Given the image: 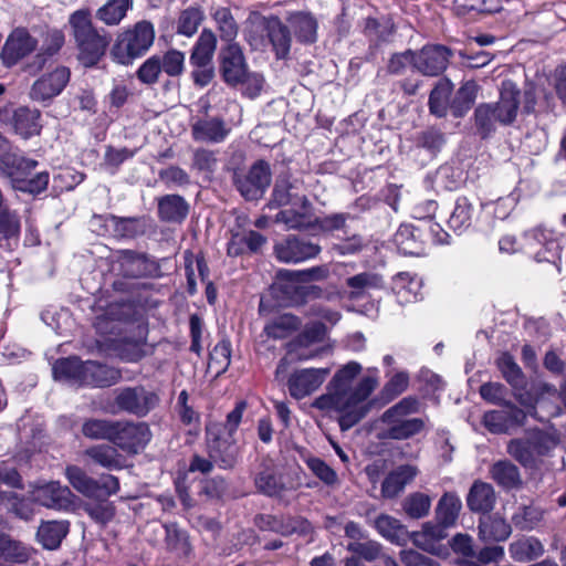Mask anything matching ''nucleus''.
<instances>
[{"instance_id":"f257e3e1","label":"nucleus","mask_w":566,"mask_h":566,"mask_svg":"<svg viewBox=\"0 0 566 566\" xmlns=\"http://www.w3.org/2000/svg\"><path fill=\"white\" fill-rule=\"evenodd\" d=\"M270 206L289 207L277 212L274 219L289 230H305L318 222L314 207L304 193L302 184L296 179L279 176L272 190Z\"/></svg>"},{"instance_id":"f03ea898","label":"nucleus","mask_w":566,"mask_h":566,"mask_svg":"<svg viewBox=\"0 0 566 566\" xmlns=\"http://www.w3.org/2000/svg\"><path fill=\"white\" fill-rule=\"evenodd\" d=\"M69 24L81 64L85 67L96 65L107 51L112 41L111 33L94 25L88 9H80L71 13Z\"/></svg>"},{"instance_id":"7ed1b4c3","label":"nucleus","mask_w":566,"mask_h":566,"mask_svg":"<svg viewBox=\"0 0 566 566\" xmlns=\"http://www.w3.org/2000/svg\"><path fill=\"white\" fill-rule=\"evenodd\" d=\"M155 29L151 22L143 20L117 35L111 49L113 61L122 65H130L143 56L153 45Z\"/></svg>"},{"instance_id":"20e7f679","label":"nucleus","mask_w":566,"mask_h":566,"mask_svg":"<svg viewBox=\"0 0 566 566\" xmlns=\"http://www.w3.org/2000/svg\"><path fill=\"white\" fill-rule=\"evenodd\" d=\"M555 446L556 442L547 432L536 429L525 437L511 439L506 452L524 469L536 470L542 458L548 455Z\"/></svg>"},{"instance_id":"39448f33","label":"nucleus","mask_w":566,"mask_h":566,"mask_svg":"<svg viewBox=\"0 0 566 566\" xmlns=\"http://www.w3.org/2000/svg\"><path fill=\"white\" fill-rule=\"evenodd\" d=\"M286 354L282 357L275 369V379L285 378L291 364L305 361L318 355V324L312 323L302 333L285 344Z\"/></svg>"},{"instance_id":"423d86ee","label":"nucleus","mask_w":566,"mask_h":566,"mask_svg":"<svg viewBox=\"0 0 566 566\" xmlns=\"http://www.w3.org/2000/svg\"><path fill=\"white\" fill-rule=\"evenodd\" d=\"M159 402L158 394L142 385L125 386L114 391L115 412H124L137 418L148 416Z\"/></svg>"},{"instance_id":"0eeeda50","label":"nucleus","mask_w":566,"mask_h":566,"mask_svg":"<svg viewBox=\"0 0 566 566\" xmlns=\"http://www.w3.org/2000/svg\"><path fill=\"white\" fill-rule=\"evenodd\" d=\"M65 474L70 484L87 497L105 501L119 490V481L112 474H102L98 479H93L76 465H69Z\"/></svg>"},{"instance_id":"6e6552de","label":"nucleus","mask_w":566,"mask_h":566,"mask_svg":"<svg viewBox=\"0 0 566 566\" xmlns=\"http://www.w3.org/2000/svg\"><path fill=\"white\" fill-rule=\"evenodd\" d=\"M232 182L245 200H259L271 184L270 165L265 160H256L248 170L235 168Z\"/></svg>"},{"instance_id":"1a4fd4ad","label":"nucleus","mask_w":566,"mask_h":566,"mask_svg":"<svg viewBox=\"0 0 566 566\" xmlns=\"http://www.w3.org/2000/svg\"><path fill=\"white\" fill-rule=\"evenodd\" d=\"M151 439V431L146 422L116 420L112 443L128 454H137Z\"/></svg>"},{"instance_id":"9d476101","label":"nucleus","mask_w":566,"mask_h":566,"mask_svg":"<svg viewBox=\"0 0 566 566\" xmlns=\"http://www.w3.org/2000/svg\"><path fill=\"white\" fill-rule=\"evenodd\" d=\"M39 45V41L24 27L14 28L6 39L0 59L7 67L17 65L20 61L32 54Z\"/></svg>"},{"instance_id":"9b49d317","label":"nucleus","mask_w":566,"mask_h":566,"mask_svg":"<svg viewBox=\"0 0 566 566\" xmlns=\"http://www.w3.org/2000/svg\"><path fill=\"white\" fill-rule=\"evenodd\" d=\"M256 491L265 496L282 497L284 492L294 488V484L286 481L276 471L272 459L263 457L256 470L252 473Z\"/></svg>"},{"instance_id":"f8f14e48","label":"nucleus","mask_w":566,"mask_h":566,"mask_svg":"<svg viewBox=\"0 0 566 566\" xmlns=\"http://www.w3.org/2000/svg\"><path fill=\"white\" fill-rule=\"evenodd\" d=\"M500 406L502 409L490 410L483 415V424L491 433H510L525 424L527 415L522 408L512 401Z\"/></svg>"},{"instance_id":"ddd939ff","label":"nucleus","mask_w":566,"mask_h":566,"mask_svg":"<svg viewBox=\"0 0 566 566\" xmlns=\"http://www.w3.org/2000/svg\"><path fill=\"white\" fill-rule=\"evenodd\" d=\"M218 59L219 72L228 85L237 86L247 80L248 64L239 43L222 46Z\"/></svg>"},{"instance_id":"4468645a","label":"nucleus","mask_w":566,"mask_h":566,"mask_svg":"<svg viewBox=\"0 0 566 566\" xmlns=\"http://www.w3.org/2000/svg\"><path fill=\"white\" fill-rule=\"evenodd\" d=\"M489 104L495 114L497 124L510 126L517 117L521 104V90L515 82L504 80L501 83L499 101Z\"/></svg>"},{"instance_id":"2eb2a0df","label":"nucleus","mask_w":566,"mask_h":566,"mask_svg":"<svg viewBox=\"0 0 566 566\" xmlns=\"http://www.w3.org/2000/svg\"><path fill=\"white\" fill-rule=\"evenodd\" d=\"M118 271L125 277L139 279L153 276L158 265L147 254L134 250H118L114 254Z\"/></svg>"},{"instance_id":"dca6fc26","label":"nucleus","mask_w":566,"mask_h":566,"mask_svg":"<svg viewBox=\"0 0 566 566\" xmlns=\"http://www.w3.org/2000/svg\"><path fill=\"white\" fill-rule=\"evenodd\" d=\"M207 447L209 457L220 469L231 470L235 467L240 448L231 436L221 437L212 428H207Z\"/></svg>"},{"instance_id":"f3484780","label":"nucleus","mask_w":566,"mask_h":566,"mask_svg":"<svg viewBox=\"0 0 566 566\" xmlns=\"http://www.w3.org/2000/svg\"><path fill=\"white\" fill-rule=\"evenodd\" d=\"M397 25L391 14L381 17H366L363 20L361 33L368 41V50L378 51L384 44L392 41Z\"/></svg>"},{"instance_id":"a211bd4d","label":"nucleus","mask_w":566,"mask_h":566,"mask_svg":"<svg viewBox=\"0 0 566 566\" xmlns=\"http://www.w3.org/2000/svg\"><path fill=\"white\" fill-rule=\"evenodd\" d=\"M394 242L405 255L420 256L426 253L428 242L421 219L417 223H402L394 234Z\"/></svg>"},{"instance_id":"6ab92c4d","label":"nucleus","mask_w":566,"mask_h":566,"mask_svg":"<svg viewBox=\"0 0 566 566\" xmlns=\"http://www.w3.org/2000/svg\"><path fill=\"white\" fill-rule=\"evenodd\" d=\"M452 51L442 44L424 45L416 54L415 67L427 76H438L443 73L449 64Z\"/></svg>"},{"instance_id":"aec40b11","label":"nucleus","mask_w":566,"mask_h":566,"mask_svg":"<svg viewBox=\"0 0 566 566\" xmlns=\"http://www.w3.org/2000/svg\"><path fill=\"white\" fill-rule=\"evenodd\" d=\"M526 248L537 262H555L559 258V243L543 228H534L524 233Z\"/></svg>"},{"instance_id":"412c9836","label":"nucleus","mask_w":566,"mask_h":566,"mask_svg":"<svg viewBox=\"0 0 566 566\" xmlns=\"http://www.w3.org/2000/svg\"><path fill=\"white\" fill-rule=\"evenodd\" d=\"M494 365L502 378L511 386L514 397L524 403L523 391L526 390L527 378L514 356L507 350L501 352Z\"/></svg>"},{"instance_id":"4be33fe9","label":"nucleus","mask_w":566,"mask_h":566,"mask_svg":"<svg viewBox=\"0 0 566 566\" xmlns=\"http://www.w3.org/2000/svg\"><path fill=\"white\" fill-rule=\"evenodd\" d=\"M70 70L59 66L51 73L36 80L31 88L30 95L33 99L44 102L57 96L70 81Z\"/></svg>"},{"instance_id":"5701e85b","label":"nucleus","mask_w":566,"mask_h":566,"mask_svg":"<svg viewBox=\"0 0 566 566\" xmlns=\"http://www.w3.org/2000/svg\"><path fill=\"white\" fill-rule=\"evenodd\" d=\"M496 500L497 496L493 485L480 479L473 481L465 495L468 510L480 516L490 514L495 507Z\"/></svg>"},{"instance_id":"b1692460","label":"nucleus","mask_w":566,"mask_h":566,"mask_svg":"<svg viewBox=\"0 0 566 566\" xmlns=\"http://www.w3.org/2000/svg\"><path fill=\"white\" fill-rule=\"evenodd\" d=\"M361 365L349 361L339 368L327 385V395H321V403L328 397L332 402H340L350 391L353 380L360 374Z\"/></svg>"},{"instance_id":"393cba45","label":"nucleus","mask_w":566,"mask_h":566,"mask_svg":"<svg viewBox=\"0 0 566 566\" xmlns=\"http://www.w3.org/2000/svg\"><path fill=\"white\" fill-rule=\"evenodd\" d=\"M272 17H264L258 11H251L244 22L243 35L250 48L263 51L268 46V36L271 31Z\"/></svg>"},{"instance_id":"a878e982","label":"nucleus","mask_w":566,"mask_h":566,"mask_svg":"<svg viewBox=\"0 0 566 566\" xmlns=\"http://www.w3.org/2000/svg\"><path fill=\"white\" fill-rule=\"evenodd\" d=\"M231 128L221 117H205L191 126V135L196 142L219 144L226 140Z\"/></svg>"},{"instance_id":"bb28decb","label":"nucleus","mask_w":566,"mask_h":566,"mask_svg":"<svg viewBox=\"0 0 566 566\" xmlns=\"http://www.w3.org/2000/svg\"><path fill=\"white\" fill-rule=\"evenodd\" d=\"M120 378L122 373L115 367L94 360L84 363L82 385L104 388L115 385Z\"/></svg>"},{"instance_id":"cd10ccee","label":"nucleus","mask_w":566,"mask_h":566,"mask_svg":"<svg viewBox=\"0 0 566 566\" xmlns=\"http://www.w3.org/2000/svg\"><path fill=\"white\" fill-rule=\"evenodd\" d=\"M266 243V238L254 231L238 229L231 230V238L228 242L227 252L230 256H239L244 254L247 251L258 252Z\"/></svg>"},{"instance_id":"c85d7f7f","label":"nucleus","mask_w":566,"mask_h":566,"mask_svg":"<svg viewBox=\"0 0 566 566\" xmlns=\"http://www.w3.org/2000/svg\"><path fill=\"white\" fill-rule=\"evenodd\" d=\"M73 493L60 482H50L35 491L36 501L49 509L66 510L73 504Z\"/></svg>"},{"instance_id":"c756f323","label":"nucleus","mask_w":566,"mask_h":566,"mask_svg":"<svg viewBox=\"0 0 566 566\" xmlns=\"http://www.w3.org/2000/svg\"><path fill=\"white\" fill-rule=\"evenodd\" d=\"M318 253V247L298 241L295 238H289L282 243L275 244L274 254L281 261L285 263H297L304 260L316 256Z\"/></svg>"},{"instance_id":"7c9ffc66","label":"nucleus","mask_w":566,"mask_h":566,"mask_svg":"<svg viewBox=\"0 0 566 566\" xmlns=\"http://www.w3.org/2000/svg\"><path fill=\"white\" fill-rule=\"evenodd\" d=\"M256 526L262 531H271L287 536L293 533H305L308 523L301 518L261 514L255 517Z\"/></svg>"},{"instance_id":"2f4dec72","label":"nucleus","mask_w":566,"mask_h":566,"mask_svg":"<svg viewBox=\"0 0 566 566\" xmlns=\"http://www.w3.org/2000/svg\"><path fill=\"white\" fill-rule=\"evenodd\" d=\"M338 411V424L342 431H347L360 422L368 412L376 408V402L373 398L366 403L353 402L348 399H343L340 402H333Z\"/></svg>"},{"instance_id":"473e14b6","label":"nucleus","mask_w":566,"mask_h":566,"mask_svg":"<svg viewBox=\"0 0 566 566\" xmlns=\"http://www.w3.org/2000/svg\"><path fill=\"white\" fill-rule=\"evenodd\" d=\"M489 473L491 479L505 491L517 490L523 485L520 469L507 459L495 461L490 467Z\"/></svg>"},{"instance_id":"72a5a7b5","label":"nucleus","mask_w":566,"mask_h":566,"mask_svg":"<svg viewBox=\"0 0 566 566\" xmlns=\"http://www.w3.org/2000/svg\"><path fill=\"white\" fill-rule=\"evenodd\" d=\"M511 533V524L500 514L490 513L479 518V534L484 542H504Z\"/></svg>"},{"instance_id":"f704fd0d","label":"nucleus","mask_w":566,"mask_h":566,"mask_svg":"<svg viewBox=\"0 0 566 566\" xmlns=\"http://www.w3.org/2000/svg\"><path fill=\"white\" fill-rule=\"evenodd\" d=\"M417 475V469L409 464H402L390 471L381 483L384 497L394 499L399 495L405 486Z\"/></svg>"},{"instance_id":"c9c22d12","label":"nucleus","mask_w":566,"mask_h":566,"mask_svg":"<svg viewBox=\"0 0 566 566\" xmlns=\"http://www.w3.org/2000/svg\"><path fill=\"white\" fill-rule=\"evenodd\" d=\"M474 213L473 201L467 196H460L455 199L454 208L447 221L448 227L460 235L472 227Z\"/></svg>"},{"instance_id":"e433bc0d","label":"nucleus","mask_w":566,"mask_h":566,"mask_svg":"<svg viewBox=\"0 0 566 566\" xmlns=\"http://www.w3.org/2000/svg\"><path fill=\"white\" fill-rule=\"evenodd\" d=\"M287 387L291 396L295 399H302L318 388V369L304 368L295 370L287 380Z\"/></svg>"},{"instance_id":"4c0bfd02","label":"nucleus","mask_w":566,"mask_h":566,"mask_svg":"<svg viewBox=\"0 0 566 566\" xmlns=\"http://www.w3.org/2000/svg\"><path fill=\"white\" fill-rule=\"evenodd\" d=\"M448 525H443L440 521L426 522L420 532L411 533V542L426 552H433L437 543L448 536Z\"/></svg>"},{"instance_id":"58836bf2","label":"nucleus","mask_w":566,"mask_h":566,"mask_svg":"<svg viewBox=\"0 0 566 566\" xmlns=\"http://www.w3.org/2000/svg\"><path fill=\"white\" fill-rule=\"evenodd\" d=\"M189 209V203L179 195H165L158 199V216L165 222L181 223Z\"/></svg>"},{"instance_id":"ea45409f","label":"nucleus","mask_w":566,"mask_h":566,"mask_svg":"<svg viewBox=\"0 0 566 566\" xmlns=\"http://www.w3.org/2000/svg\"><path fill=\"white\" fill-rule=\"evenodd\" d=\"M462 510V501L457 492H444L434 509V520L443 525L454 527Z\"/></svg>"},{"instance_id":"a19ab883","label":"nucleus","mask_w":566,"mask_h":566,"mask_svg":"<svg viewBox=\"0 0 566 566\" xmlns=\"http://www.w3.org/2000/svg\"><path fill=\"white\" fill-rule=\"evenodd\" d=\"M375 527L382 537L394 544L405 546L411 541V533L407 527L399 520L390 515L380 514L377 516Z\"/></svg>"},{"instance_id":"79ce46f5","label":"nucleus","mask_w":566,"mask_h":566,"mask_svg":"<svg viewBox=\"0 0 566 566\" xmlns=\"http://www.w3.org/2000/svg\"><path fill=\"white\" fill-rule=\"evenodd\" d=\"M388 424L382 438L391 440H407L419 434L426 427L421 418H392L391 421H382Z\"/></svg>"},{"instance_id":"37998d69","label":"nucleus","mask_w":566,"mask_h":566,"mask_svg":"<svg viewBox=\"0 0 566 566\" xmlns=\"http://www.w3.org/2000/svg\"><path fill=\"white\" fill-rule=\"evenodd\" d=\"M217 49V36L210 29H203L197 39L191 54L192 66L212 65V59Z\"/></svg>"},{"instance_id":"c03bdc74","label":"nucleus","mask_w":566,"mask_h":566,"mask_svg":"<svg viewBox=\"0 0 566 566\" xmlns=\"http://www.w3.org/2000/svg\"><path fill=\"white\" fill-rule=\"evenodd\" d=\"M501 9V0H453V11L460 18L493 14Z\"/></svg>"},{"instance_id":"a18cd8bd","label":"nucleus","mask_w":566,"mask_h":566,"mask_svg":"<svg viewBox=\"0 0 566 566\" xmlns=\"http://www.w3.org/2000/svg\"><path fill=\"white\" fill-rule=\"evenodd\" d=\"M33 169H12L13 174H8L13 182V187L22 192L38 195L43 192L49 185V172L41 171L33 177L28 178L27 175Z\"/></svg>"},{"instance_id":"49530a36","label":"nucleus","mask_w":566,"mask_h":566,"mask_svg":"<svg viewBox=\"0 0 566 566\" xmlns=\"http://www.w3.org/2000/svg\"><path fill=\"white\" fill-rule=\"evenodd\" d=\"M409 381V374L405 370L397 371L395 375H392L384 385L378 395L373 398V402H376V408L380 409L385 407L402 392H405L408 389Z\"/></svg>"},{"instance_id":"de8ad7c7","label":"nucleus","mask_w":566,"mask_h":566,"mask_svg":"<svg viewBox=\"0 0 566 566\" xmlns=\"http://www.w3.org/2000/svg\"><path fill=\"white\" fill-rule=\"evenodd\" d=\"M40 117L41 113L38 109L19 107L13 114L15 133L24 139L39 135L42 128Z\"/></svg>"},{"instance_id":"09e8293b","label":"nucleus","mask_w":566,"mask_h":566,"mask_svg":"<svg viewBox=\"0 0 566 566\" xmlns=\"http://www.w3.org/2000/svg\"><path fill=\"white\" fill-rule=\"evenodd\" d=\"M84 454L95 464L107 470H119L124 467L123 457L118 453L115 446L96 444L87 448Z\"/></svg>"},{"instance_id":"8fccbe9b","label":"nucleus","mask_w":566,"mask_h":566,"mask_svg":"<svg viewBox=\"0 0 566 566\" xmlns=\"http://www.w3.org/2000/svg\"><path fill=\"white\" fill-rule=\"evenodd\" d=\"M105 221L111 223L114 235L118 238L133 239L144 234L146 229L145 219L140 217L122 218L108 214Z\"/></svg>"},{"instance_id":"3c124183","label":"nucleus","mask_w":566,"mask_h":566,"mask_svg":"<svg viewBox=\"0 0 566 566\" xmlns=\"http://www.w3.org/2000/svg\"><path fill=\"white\" fill-rule=\"evenodd\" d=\"M38 161L18 156L10 142L0 133V169L7 174H13L12 169H35Z\"/></svg>"},{"instance_id":"603ef678","label":"nucleus","mask_w":566,"mask_h":566,"mask_svg":"<svg viewBox=\"0 0 566 566\" xmlns=\"http://www.w3.org/2000/svg\"><path fill=\"white\" fill-rule=\"evenodd\" d=\"M509 551L515 562L525 563L541 557L544 546L537 537L528 536L511 543Z\"/></svg>"},{"instance_id":"864d4df0","label":"nucleus","mask_w":566,"mask_h":566,"mask_svg":"<svg viewBox=\"0 0 566 566\" xmlns=\"http://www.w3.org/2000/svg\"><path fill=\"white\" fill-rule=\"evenodd\" d=\"M453 91L452 82L447 78H440L429 95V109L431 114L443 117L450 108V96Z\"/></svg>"},{"instance_id":"5fc2aeb1","label":"nucleus","mask_w":566,"mask_h":566,"mask_svg":"<svg viewBox=\"0 0 566 566\" xmlns=\"http://www.w3.org/2000/svg\"><path fill=\"white\" fill-rule=\"evenodd\" d=\"M478 94V85L471 80L464 82L455 92L450 102V111L453 117H463L473 106Z\"/></svg>"},{"instance_id":"6e6d98bb","label":"nucleus","mask_w":566,"mask_h":566,"mask_svg":"<svg viewBox=\"0 0 566 566\" xmlns=\"http://www.w3.org/2000/svg\"><path fill=\"white\" fill-rule=\"evenodd\" d=\"M301 326L298 317L292 314H283L269 321L263 333L273 339H285L290 337Z\"/></svg>"},{"instance_id":"4d7b16f0","label":"nucleus","mask_w":566,"mask_h":566,"mask_svg":"<svg viewBox=\"0 0 566 566\" xmlns=\"http://www.w3.org/2000/svg\"><path fill=\"white\" fill-rule=\"evenodd\" d=\"M69 533V523L50 521L41 524L38 530V539L46 549H55Z\"/></svg>"},{"instance_id":"13d9d810","label":"nucleus","mask_w":566,"mask_h":566,"mask_svg":"<svg viewBox=\"0 0 566 566\" xmlns=\"http://www.w3.org/2000/svg\"><path fill=\"white\" fill-rule=\"evenodd\" d=\"M350 213L349 220H356L361 213L374 212L376 217H384L385 221L388 222L390 214L385 207L384 202L368 195H361L355 199V201L348 207Z\"/></svg>"},{"instance_id":"bf43d9fd","label":"nucleus","mask_w":566,"mask_h":566,"mask_svg":"<svg viewBox=\"0 0 566 566\" xmlns=\"http://www.w3.org/2000/svg\"><path fill=\"white\" fill-rule=\"evenodd\" d=\"M268 44H271L277 59H285L290 53L291 33L282 21L272 17L271 31L268 36Z\"/></svg>"},{"instance_id":"052dcab7","label":"nucleus","mask_w":566,"mask_h":566,"mask_svg":"<svg viewBox=\"0 0 566 566\" xmlns=\"http://www.w3.org/2000/svg\"><path fill=\"white\" fill-rule=\"evenodd\" d=\"M212 18L217 24L220 39L227 44L237 43L239 25L229 8L220 7L214 10Z\"/></svg>"},{"instance_id":"680f3d73","label":"nucleus","mask_w":566,"mask_h":566,"mask_svg":"<svg viewBox=\"0 0 566 566\" xmlns=\"http://www.w3.org/2000/svg\"><path fill=\"white\" fill-rule=\"evenodd\" d=\"M132 4V0H108L97 9L95 17L104 24L114 27L120 23Z\"/></svg>"},{"instance_id":"e2e57ef3","label":"nucleus","mask_w":566,"mask_h":566,"mask_svg":"<svg viewBox=\"0 0 566 566\" xmlns=\"http://www.w3.org/2000/svg\"><path fill=\"white\" fill-rule=\"evenodd\" d=\"M84 363L76 357L57 359L53 365V376L55 379L75 381L82 385Z\"/></svg>"},{"instance_id":"0e129e2a","label":"nucleus","mask_w":566,"mask_h":566,"mask_svg":"<svg viewBox=\"0 0 566 566\" xmlns=\"http://www.w3.org/2000/svg\"><path fill=\"white\" fill-rule=\"evenodd\" d=\"M473 117L476 133L482 139L489 138L495 132L497 119L490 104H479L474 109Z\"/></svg>"},{"instance_id":"69168bd1","label":"nucleus","mask_w":566,"mask_h":566,"mask_svg":"<svg viewBox=\"0 0 566 566\" xmlns=\"http://www.w3.org/2000/svg\"><path fill=\"white\" fill-rule=\"evenodd\" d=\"M116 420L91 418L83 422L82 433L93 440H107L112 443Z\"/></svg>"},{"instance_id":"338daca9","label":"nucleus","mask_w":566,"mask_h":566,"mask_svg":"<svg viewBox=\"0 0 566 566\" xmlns=\"http://www.w3.org/2000/svg\"><path fill=\"white\" fill-rule=\"evenodd\" d=\"M202 21V10L197 7H189L182 10L178 17L177 33L190 38L197 32Z\"/></svg>"},{"instance_id":"774afa93","label":"nucleus","mask_w":566,"mask_h":566,"mask_svg":"<svg viewBox=\"0 0 566 566\" xmlns=\"http://www.w3.org/2000/svg\"><path fill=\"white\" fill-rule=\"evenodd\" d=\"M431 507V499L422 492L409 494L402 502L405 513L412 518H421L428 515Z\"/></svg>"}]
</instances>
